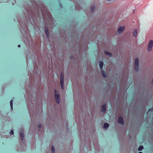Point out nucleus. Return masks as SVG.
<instances>
[{"label": "nucleus", "mask_w": 153, "mask_h": 153, "mask_svg": "<svg viewBox=\"0 0 153 153\" xmlns=\"http://www.w3.org/2000/svg\"><path fill=\"white\" fill-rule=\"evenodd\" d=\"M29 4L23 5V12L25 16L23 19H18L20 27V30L23 37L24 42L30 46L31 39L27 24L30 23L33 27H37L39 22L43 21L49 25H54L53 18L48 9L42 2H36L35 0H29Z\"/></svg>", "instance_id": "nucleus-1"}, {"label": "nucleus", "mask_w": 153, "mask_h": 153, "mask_svg": "<svg viewBox=\"0 0 153 153\" xmlns=\"http://www.w3.org/2000/svg\"><path fill=\"white\" fill-rule=\"evenodd\" d=\"M28 75L29 76V81L30 82V86L29 87V89L27 87L26 88V94L25 95V99L26 104L28 107V110L30 116L31 118V126L30 127L29 131L31 134H33L36 130V124L34 123L35 117L34 116V111L33 110V107L35 103V101H33L32 100V96L31 94L30 91L32 88L33 82L34 80V75L33 76L31 73L28 72Z\"/></svg>", "instance_id": "nucleus-2"}, {"label": "nucleus", "mask_w": 153, "mask_h": 153, "mask_svg": "<svg viewBox=\"0 0 153 153\" xmlns=\"http://www.w3.org/2000/svg\"><path fill=\"white\" fill-rule=\"evenodd\" d=\"M86 130H81L80 128L79 131L80 140L81 141L80 153H86V151L91 150V141L90 138L87 136Z\"/></svg>", "instance_id": "nucleus-3"}, {"label": "nucleus", "mask_w": 153, "mask_h": 153, "mask_svg": "<svg viewBox=\"0 0 153 153\" xmlns=\"http://www.w3.org/2000/svg\"><path fill=\"white\" fill-rule=\"evenodd\" d=\"M24 129L23 128H21L19 129V134L20 136V138L22 140L20 142V144L21 145L19 149H18L17 150L18 151L22 152L25 150L26 146L25 145V141L24 140Z\"/></svg>", "instance_id": "nucleus-4"}, {"label": "nucleus", "mask_w": 153, "mask_h": 153, "mask_svg": "<svg viewBox=\"0 0 153 153\" xmlns=\"http://www.w3.org/2000/svg\"><path fill=\"white\" fill-rule=\"evenodd\" d=\"M76 32V31H75V35L74 36H73V39L75 40L74 41L75 43L77 46V50H75L74 54V55L76 56V59H77L78 58V54H80L81 48L79 42V38Z\"/></svg>", "instance_id": "nucleus-5"}, {"label": "nucleus", "mask_w": 153, "mask_h": 153, "mask_svg": "<svg viewBox=\"0 0 153 153\" xmlns=\"http://www.w3.org/2000/svg\"><path fill=\"white\" fill-rule=\"evenodd\" d=\"M64 74L63 72H62L60 75V83L61 87L63 90L64 88Z\"/></svg>", "instance_id": "nucleus-6"}, {"label": "nucleus", "mask_w": 153, "mask_h": 153, "mask_svg": "<svg viewBox=\"0 0 153 153\" xmlns=\"http://www.w3.org/2000/svg\"><path fill=\"white\" fill-rule=\"evenodd\" d=\"M54 94L55 101L57 104H59L60 102V95L56 90H54Z\"/></svg>", "instance_id": "nucleus-7"}, {"label": "nucleus", "mask_w": 153, "mask_h": 153, "mask_svg": "<svg viewBox=\"0 0 153 153\" xmlns=\"http://www.w3.org/2000/svg\"><path fill=\"white\" fill-rule=\"evenodd\" d=\"M95 139L93 140V143L95 150L98 151L100 148V145L98 143L97 140L96 136L95 137Z\"/></svg>", "instance_id": "nucleus-8"}, {"label": "nucleus", "mask_w": 153, "mask_h": 153, "mask_svg": "<svg viewBox=\"0 0 153 153\" xmlns=\"http://www.w3.org/2000/svg\"><path fill=\"white\" fill-rule=\"evenodd\" d=\"M44 31L47 38L48 39H49V28L47 25H45Z\"/></svg>", "instance_id": "nucleus-9"}, {"label": "nucleus", "mask_w": 153, "mask_h": 153, "mask_svg": "<svg viewBox=\"0 0 153 153\" xmlns=\"http://www.w3.org/2000/svg\"><path fill=\"white\" fill-rule=\"evenodd\" d=\"M107 104L105 103L102 105L101 106V111L104 114H105L106 113L107 109Z\"/></svg>", "instance_id": "nucleus-10"}, {"label": "nucleus", "mask_w": 153, "mask_h": 153, "mask_svg": "<svg viewBox=\"0 0 153 153\" xmlns=\"http://www.w3.org/2000/svg\"><path fill=\"white\" fill-rule=\"evenodd\" d=\"M153 47V40H151L149 41L148 45L147 50L149 52H150Z\"/></svg>", "instance_id": "nucleus-11"}, {"label": "nucleus", "mask_w": 153, "mask_h": 153, "mask_svg": "<svg viewBox=\"0 0 153 153\" xmlns=\"http://www.w3.org/2000/svg\"><path fill=\"white\" fill-rule=\"evenodd\" d=\"M118 124L123 125L124 124V122L123 118L122 116H120L118 119Z\"/></svg>", "instance_id": "nucleus-12"}, {"label": "nucleus", "mask_w": 153, "mask_h": 153, "mask_svg": "<svg viewBox=\"0 0 153 153\" xmlns=\"http://www.w3.org/2000/svg\"><path fill=\"white\" fill-rule=\"evenodd\" d=\"M125 29L124 26H120L118 27L117 30V33H120L123 31Z\"/></svg>", "instance_id": "nucleus-13"}, {"label": "nucleus", "mask_w": 153, "mask_h": 153, "mask_svg": "<svg viewBox=\"0 0 153 153\" xmlns=\"http://www.w3.org/2000/svg\"><path fill=\"white\" fill-rule=\"evenodd\" d=\"M139 60L138 58H136L134 59V65H139Z\"/></svg>", "instance_id": "nucleus-14"}, {"label": "nucleus", "mask_w": 153, "mask_h": 153, "mask_svg": "<svg viewBox=\"0 0 153 153\" xmlns=\"http://www.w3.org/2000/svg\"><path fill=\"white\" fill-rule=\"evenodd\" d=\"M104 53L106 55L110 57H111L112 56V54L111 53L106 51H104Z\"/></svg>", "instance_id": "nucleus-15"}, {"label": "nucleus", "mask_w": 153, "mask_h": 153, "mask_svg": "<svg viewBox=\"0 0 153 153\" xmlns=\"http://www.w3.org/2000/svg\"><path fill=\"white\" fill-rule=\"evenodd\" d=\"M101 73L102 74V75L104 78H106L107 77V74H106V72L105 71H103V70H101Z\"/></svg>", "instance_id": "nucleus-16"}, {"label": "nucleus", "mask_w": 153, "mask_h": 153, "mask_svg": "<svg viewBox=\"0 0 153 153\" xmlns=\"http://www.w3.org/2000/svg\"><path fill=\"white\" fill-rule=\"evenodd\" d=\"M99 63L100 68L102 70V68L104 65L103 62L102 61H100L99 62Z\"/></svg>", "instance_id": "nucleus-17"}, {"label": "nucleus", "mask_w": 153, "mask_h": 153, "mask_svg": "<svg viewBox=\"0 0 153 153\" xmlns=\"http://www.w3.org/2000/svg\"><path fill=\"white\" fill-rule=\"evenodd\" d=\"M38 127L39 128V131L41 130V131H43L44 129H43V128H42L41 125V123H39L38 124Z\"/></svg>", "instance_id": "nucleus-18"}, {"label": "nucleus", "mask_w": 153, "mask_h": 153, "mask_svg": "<svg viewBox=\"0 0 153 153\" xmlns=\"http://www.w3.org/2000/svg\"><path fill=\"white\" fill-rule=\"evenodd\" d=\"M109 127V125L108 123H104L103 127L104 129L108 128Z\"/></svg>", "instance_id": "nucleus-19"}, {"label": "nucleus", "mask_w": 153, "mask_h": 153, "mask_svg": "<svg viewBox=\"0 0 153 153\" xmlns=\"http://www.w3.org/2000/svg\"><path fill=\"white\" fill-rule=\"evenodd\" d=\"M135 70L137 71H138L139 69V65H134Z\"/></svg>", "instance_id": "nucleus-20"}, {"label": "nucleus", "mask_w": 153, "mask_h": 153, "mask_svg": "<svg viewBox=\"0 0 153 153\" xmlns=\"http://www.w3.org/2000/svg\"><path fill=\"white\" fill-rule=\"evenodd\" d=\"M75 8L77 10L79 11L81 9V7L80 5H76Z\"/></svg>", "instance_id": "nucleus-21"}, {"label": "nucleus", "mask_w": 153, "mask_h": 153, "mask_svg": "<svg viewBox=\"0 0 153 153\" xmlns=\"http://www.w3.org/2000/svg\"><path fill=\"white\" fill-rule=\"evenodd\" d=\"M13 100H11L10 102V105L12 111L13 110Z\"/></svg>", "instance_id": "nucleus-22"}, {"label": "nucleus", "mask_w": 153, "mask_h": 153, "mask_svg": "<svg viewBox=\"0 0 153 153\" xmlns=\"http://www.w3.org/2000/svg\"><path fill=\"white\" fill-rule=\"evenodd\" d=\"M143 149V146L141 145L138 147V150L139 151H142Z\"/></svg>", "instance_id": "nucleus-23"}, {"label": "nucleus", "mask_w": 153, "mask_h": 153, "mask_svg": "<svg viewBox=\"0 0 153 153\" xmlns=\"http://www.w3.org/2000/svg\"><path fill=\"white\" fill-rule=\"evenodd\" d=\"M27 52H28V53H27V62H28V59H30V57L29 56V55H30V54L29 53V52H28V51H27ZM27 63L28 62H27Z\"/></svg>", "instance_id": "nucleus-24"}, {"label": "nucleus", "mask_w": 153, "mask_h": 153, "mask_svg": "<svg viewBox=\"0 0 153 153\" xmlns=\"http://www.w3.org/2000/svg\"><path fill=\"white\" fill-rule=\"evenodd\" d=\"M95 9V7L94 5H92L91 7V9L92 12H94Z\"/></svg>", "instance_id": "nucleus-25"}, {"label": "nucleus", "mask_w": 153, "mask_h": 153, "mask_svg": "<svg viewBox=\"0 0 153 153\" xmlns=\"http://www.w3.org/2000/svg\"><path fill=\"white\" fill-rule=\"evenodd\" d=\"M51 152L52 153H54L55 152V149L53 146H51Z\"/></svg>", "instance_id": "nucleus-26"}, {"label": "nucleus", "mask_w": 153, "mask_h": 153, "mask_svg": "<svg viewBox=\"0 0 153 153\" xmlns=\"http://www.w3.org/2000/svg\"><path fill=\"white\" fill-rule=\"evenodd\" d=\"M70 59L71 60L73 61H75V57L73 55H71L70 56Z\"/></svg>", "instance_id": "nucleus-27"}, {"label": "nucleus", "mask_w": 153, "mask_h": 153, "mask_svg": "<svg viewBox=\"0 0 153 153\" xmlns=\"http://www.w3.org/2000/svg\"><path fill=\"white\" fill-rule=\"evenodd\" d=\"M10 121L9 120H6L5 121H4V123H3L4 125H6L7 124H8Z\"/></svg>", "instance_id": "nucleus-28"}, {"label": "nucleus", "mask_w": 153, "mask_h": 153, "mask_svg": "<svg viewBox=\"0 0 153 153\" xmlns=\"http://www.w3.org/2000/svg\"><path fill=\"white\" fill-rule=\"evenodd\" d=\"M137 30H134L133 32V36L135 37L136 36L137 34Z\"/></svg>", "instance_id": "nucleus-29"}, {"label": "nucleus", "mask_w": 153, "mask_h": 153, "mask_svg": "<svg viewBox=\"0 0 153 153\" xmlns=\"http://www.w3.org/2000/svg\"><path fill=\"white\" fill-rule=\"evenodd\" d=\"M68 123H67L66 124V127L65 128V129L66 130V131H69V128L68 127Z\"/></svg>", "instance_id": "nucleus-30"}, {"label": "nucleus", "mask_w": 153, "mask_h": 153, "mask_svg": "<svg viewBox=\"0 0 153 153\" xmlns=\"http://www.w3.org/2000/svg\"><path fill=\"white\" fill-rule=\"evenodd\" d=\"M10 134L11 135H13L14 134V131L13 130H11Z\"/></svg>", "instance_id": "nucleus-31"}, {"label": "nucleus", "mask_w": 153, "mask_h": 153, "mask_svg": "<svg viewBox=\"0 0 153 153\" xmlns=\"http://www.w3.org/2000/svg\"><path fill=\"white\" fill-rule=\"evenodd\" d=\"M59 5L60 7V8H61L62 7V5H61V4L60 2V0H59Z\"/></svg>", "instance_id": "nucleus-32"}, {"label": "nucleus", "mask_w": 153, "mask_h": 153, "mask_svg": "<svg viewBox=\"0 0 153 153\" xmlns=\"http://www.w3.org/2000/svg\"><path fill=\"white\" fill-rule=\"evenodd\" d=\"M151 84L152 85H153V79H152V81L151 82Z\"/></svg>", "instance_id": "nucleus-33"}, {"label": "nucleus", "mask_w": 153, "mask_h": 153, "mask_svg": "<svg viewBox=\"0 0 153 153\" xmlns=\"http://www.w3.org/2000/svg\"><path fill=\"white\" fill-rule=\"evenodd\" d=\"M20 46H21V45H18V47L19 48L20 47Z\"/></svg>", "instance_id": "nucleus-34"}, {"label": "nucleus", "mask_w": 153, "mask_h": 153, "mask_svg": "<svg viewBox=\"0 0 153 153\" xmlns=\"http://www.w3.org/2000/svg\"><path fill=\"white\" fill-rule=\"evenodd\" d=\"M4 127H3V128H2V129H3V131H4V132H5V131L4 130Z\"/></svg>", "instance_id": "nucleus-35"}, {"label": "nucleus", "mask_w": 153, "mask_h": 153, "mask_svg": "<svg viewBox=\"0 0 153 153\" xmlns=\"http://www.w3.org/2000/svg\"><path fill=\"white\" fill-rule=\"evenodd\" d=\"M138 153H143L142 152H139Z\"/></svg>", "instance_id": "nucleus-36"}, {"label": "nucleus", "mask_w": 153, "mask_h": 153, "mask_svg": "<svg viewBox=\"0 0 153 153\" xmlns=\"http://www.w3.org/2000/svg\"><path fill=\"white\" fill-rule=\"evenodd\" d=\"M34 72L35 73V74H36V72H35L34 71Z\"/></svg>", "instance_id": "nucleus-37"}, {"label": "nucleus", "mask_w": 153, "mask_h": 153, "mask_svg": "<svg viewBox=\"0 0 153 153\" xmlns=\"http://www.w3.org/2000/svg\"><path fill=\"white\" fill-rule=\"evenodd\" d=\"M129 136H130V138H131V136L130 135H129Z\"/></svg>", "instance_id": "nucleus-38"}, {"label": "nucleus", "mask_w": 153, "mask_h": 153, "mask_svg": "<svg viewBox=\"0 0 153 153\" xmlns=\"http://www.w3.org/2000/svg\"><path fill=\"white\" fill-rule=\"evenodd\" d=\"M7 131V130H6V131Z\"/></svg>", "instance_id": "nucleus-39"}]
</instances>
